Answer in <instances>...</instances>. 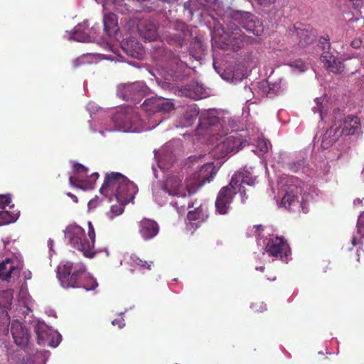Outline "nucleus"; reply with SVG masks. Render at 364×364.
<instances>
[{"label": "nucleus", "mask_w": 364, "mask_h": 364, "mask_svg": "<svg viewBox=\"0 0 364 364\" xmlns=\"http://www.w3.org/2000/svg\"><path fill=\"white\" fill-rule=\"evenodd\" d=\"M255 181L256 178L247 170L242 169L235 172L228 185L223 187L217 196L216 211L220 215L227 214L237 192L240 194L242 203H245L248 198L245 186H254Z\"/></svg>", "instance_id": "f257e3e1"}, {"label": "nucleus", "mask_w": 364, "mask_h": 364, "mask_svg": "<svg viewBox=\"0 0 364 364\" xmlns=\"http://www.w3.org/2000/svg\"><path fill=\"white\" fill-rule=\"evenodd\" d=\"M87 225L90 240L86 238L85 230L80 226L75 224L70 225L66 228L65 237L73 248L82 252L85 257L92 258L96 253L94 250L95 232L90 221L87 223Z\"/></svg>", "instance_id": "f03ea898"}, {"label": "nucleus", "mask_w": 364, "mask_h": 364, "mask_svg": "<svg viewBox=\"0 0 364 364\" xmlns=\"http://www.w3.org/2000/svg\"><path fill=\"white\" fill-rule=\"evenodd\" d=\"M84 264L66 262L58 266V278L63 288H78L81 275L84 272Z\"/></svg>", "instance_id": "7ed1b4c3"}, {"label": "nucleus", "mask_w": 364, "mask_h": 364, "mask_svg": "<svg viewBox=\"0 0 364 364\" xmlns=\"http://www.w3.org/2000/svg\"><path fill=\"white\" fill-rule=\"evenodd\" d=\"M112 121L115 126L123 132H138L141 126L138 113L132 107L120 109L113 115Z\"/></svg>", "instance_id": "20e7f679"}, {"label": "nucleus", "mask_w": 364, "mask_h": 364, "mask_svg": "<svg viewBox=\"0 0 364 364\" xmlns=\"http://www.w3.org/2000/svg\"><path fill=\"white\" fill-rule=\"evenodd\" d=\"M318 49L321 50L320 60L323 67L333 73H341L343 71V63L335 55L334 49L331 47L329 38L321 37L318 44Z\"/></svg>", "instance_id": "39448f33"}, {"label": "nucleus", "mask_w": 364, "mask_h": 364, "mask_svg": "<svg viewBox=\"0 0 364 364\" xmlns=\"http://www.w3.org/2000/svg\"><path fill=\"white\" fill-rule=\"evenodd\" d=\"M168 30L163 35V41L168 44H176L181 46L184 41L191 36L188 26L183 22L176 21L169 22Z\"/></svg>", "instance_id": "423d86ee"}, {"label": "nucleus", "mask_w": 364, "mask_h": 364, "mask_svg": "<svg viewBox=\"0 0 364 364\" xmlns=\"http://www.w3.org/2000/svg\"><path fill=\"white\" fill-rule=\"evenodd\" d=\"M360 119L358 116L349 114L340 121L338 126L335 129L336 138L339 136L360 135L362 134Z\"/></svg>", "instance_id": "0eeeda50"}, {"label": "nucleus", "mask_w": 364, "mask_h": 364, "mask_svg": "<svg viewBox=\"0 0 364 364\" xmlns=\"http://www.w3.org/2000/svg\"><path fill=\"white\" fill-rule=\"evenodd\" d=\"M244 143L241 136L237 132H235L223 138L215 146V150L219 153L220 157H225L230 153L237 152Z\"/></svg>", "instance_id": "6e6552de"}, {"label": "nucleus", "mask_w": 364, "mask_h": 364, "mask_svg": "<svg viewBox=\"0 0 364 364\" xmlns=\"http://www.w3.org/2000/svg\"><path fill=\"white\" fill-rule=\"evenodd\" d=\"M234 18L240 21L242 26L248 32L256 36H260L264 32L261 22L250 12L237 11Z\"/></svg>", "instance_id": "1a4fd4ad"}, {"label": "nucleus", "mask_w": 364, "mask_h": 364, "mask_svg": "<svg viewBox=\"0 0 364 364\" xmlns=\"http://www.w3.org/2000/svg\"><path fill=\"white\" fill-rule=\"evenodd\" d=\"M88 178V168L81 164H74L73 175L69 177L70 185L82 190L92 188L93 183Z\"/></svg>", "instance_id": "9d476101"}, {"label": "nucleus", "mask_w": 364, "mask_h": 364, "mask_svg": "<svg viewBox=\"0 0 364 364\" xmlns=\"http://www.w3.org/2000/svg\"><path fill=\"white\" fill-rule=\"evenodd\" d=\"M121 177H124L120 173L112 172L105 176L104 183L100 188L102 195L112 198L118 191V186L121 183Z\"/></svg>", "instance_id": "9b49d317"}, {"label": "nucleus", "mask_w": 364, "mask_h": 364, "mask_svg": "<svg viewBox=\"0 0 364 364\" xmlns=\"http://www.w3.org/2000/svg\"><path fill=\"white\" fill-rule=\"evenodd\" d=\"M267 252L273 257H279L287 261L289 255V246L281 237H274L268 241L266 246Z\"/></svg>", "instance_id": "f8f14e48"}, {"label": "nucleus", "mask_w": 364, "mask_h": 364, "mask_svg": "<svg viewBox=\"0 0 364 364\" xmlns=\"http://www.w3.org/2000/svg\"><path fill=\"white\" fill-rule=\"evenodd\" d=\"M134 184L131 182L126 176L121 177V183L118 186V191L114 197L118 203H128L134 198L135 193Z\"/></svg>", "instance_id": "ddd939ff"}, {"label": "nucleus", "mask_w": 364, "mask_h": 364, "mask_svg": "<svg viewBox=\"0 0 364 364\" xmlns=\"http://www.w3.org/2000/svg\"><path fill=\"white\" fill-rule=\"evenodd\" d=\"M161 189L169 196L185 198L187 196L182 179L176 176H170L164 181Z\"/></svg>", "instance_id": "4468645a"}, {"label": "nucleus", "mask_w": 364, "mask_h": 364, "mask_svg": "<svg viewBox=\"0 0 364 364\" xmlns=\"http://www.w3.org/2000/svg\"><path fill=\"white\" fill-rule=\"evenodd\" d=\"M230 30V46L234 51L238 50L245 44H252L254 39L247 36L235 24L231 25L228 28Z\"/></svg>", "instance_id": "2eb2a0df"}, {"label": "nucleus", "mask_w": 364, "mask_h": 364, "mask_svg": "<svg viewBox=\"0 0 364 364\" xmlns=\"http://www.w3.org/2000/svg\"><path fill=\"white\" fill-rule=\"evenodd\" d=\"M138 231L144 240H150L159 232V225L154 220L144 218L138 223Z\"/></svg>", "instance_id": "dca6fc26"}, {"label": "nucleus", "mask_w": 364, "mask_h": 364, "mask_svg": "<svg viewBox=\"0 0 364 364\" xmlns=\"http://www.w3.org/2000/svg\"><path fill=\"white\" fill-rule=\"evenodd\" d=\"M148 87L143 82L127 85L123 89V97L126 100H139L147 92Z\"/></svg>", "instance_id": "f3484780"}, {"label": "nucleus", "mask_w": 364, "mask_h": 364, "mask_svg": "<svg viewBox=\"0 0 364 364\" xmlns=\"http://www.w3.org/2000/svg\"><path fill=\"white\" fill-rule=\"evenodd\" d=\"M11 333L14 343L19 346H26L29 340V335L27 329L23 326L18 320L14 321L11 324Z\"/></svg>", "instance_id": "a211bd4d"}, {"label": "nucleus", "mask_w": 364, "mask_h": 364, "mask_svg": "<svg viewBox=\"0 0 364 364\" xmlns=\"http://www.w3.org/2000/svg\"><path fill=\"white\" fill-rule=\"evenodd\" d=\"M21 267L15 265L14 261L10 258H6L0 262V279L3 281L9 282L12 275L18 276Z\"/></svg>", "instance_id": "6ab92c4d"}, {"label": "nucleus", "mask_w": 364, "mask_h": 364, "mask_svg": "<svg viewBox=\"0 0 364 364\" xmlns=\"http://www.w3.org/2000/svg\"><path fill=\"white\" fill-rule=\"evenodd\" d=\"M104 32L109 37H114L119 31V25L116 15L111 10L104 9L103 17Z\"/></svg>", "instance_id": "aec40b11"}, {"label": "nucleus", "mask_w": 364, "mask_h": 364, "mask_svg": "<svg viewBox=\"0 0 364 364\" xmlns=\"http://www.w3.org/2000/svg\"><path fill=\"white\" fill-rule=\"evenodd\" d=\"M138 30L140 35L149 41H155L158 36V28L151 21L144 19L138 25Z\"/></svg>", "instance_id": "412c9836"}, {"label": "nucleus", "mask_w": 364, "mask_h": 364, "mask_svg": "<svg viewBox=\"0 0 364 364\" xmlns=\"http://www.w3.org/2000/svg\"><path fill=\"white\" fill-rule=\"evenodd\" d=\"M316 36V31L310 26H297V45L301 47L309 45L314 41Z\"/></svg>", "instance_id": "4be33fe9"}, {"label": "nucleus", "mask_w": 364, "mask_h": 364, "mask_svg": "<svg viewBox=\"0 0 364 364\" xmlns=\"http://www.w3.org/2000/svg\"><path fill=\"white\" fill-rule=\"evenodd\" d=\"M122 48L128 55L134 58L141 59L144 54L142 45L134 38L123 42Z\"/></svg>", "instance_id": "5701e85b"}, {"label": "nucleus", "mask_w": 364, "mask_h": 364, "mask_svg": "<svg viewBox=\"0 0 364 364\" xmlns=\"http://www.w3.org/2000/svg\"><path fill=\"white\" fill-rule=\"evenodd\" d=\"M35 332L37 335L38 343L39 345H45L47 342L48 346L55 347L58 345L60 341H57L56 344L53 343L50 340L51 330L44 322H38L35 326Z\"/></svg>", "instance_id": "b1692460"}, {"label": "nucleus", "mask_w": 364, "mask_h": 364, "mask_svg": "<svg viewBox=\"0 0 364 364\" xmlns=\"http://www.w3.org/2000/svg\"><path fill=\"white\" fill-rule=\"evenodd\" d=\"M217 171L213 163H208L199 169L195 174V178L203 184L210 182L216 175Z\"/></svg>", "instance_id": "393cba45"}, {"label": "nucleus", "mask_w": 364, "mask_h": 364, "mask_svg": "<svg viewBox=\"0 0 364 364\" xmlns=\"http://www.w3.org/2000/svg\"><path fill=\"white\" fill-rule=\"evenodd\" d=\"M212 39L214 43L220 49H225L230 46V31H225L223 28L215 30Z\"/></svg>", "instance_id": "a878e982"}, {"label": "nucleus", "mask_w": 364, "mask_h": 364, "mask_svg": "<svg viewBox=\"0 0 364 364\" xmlns=\"http://www.w3.org/2000/svg\"><path fill=\"white\" fill-rule=\"evenodd\" d=\"M208 218L207 214V207L200 205L198 208H196L194 210L189 211L187 215V219L190 222L189 225L191 228H193V223L192 221L203 222Z\"/></svg>", "instance_id": "bb28decb"}, {"label": "nucleus", "mask_w": 364, "mask_h": 364, "mask_svg": "<svg viewBox=\"0 0 364 364\" xmlns=\"http://www.w3.org/2000/svg\"><path fill=\"white\" fill-rule=\"evenodd\" d=\"M83 273L81 275L78 288H83L86 291L94 290L97 287V282L89 272H87L85 266L83 268Z\"/></svg>", "instance_id": "cd10ccee"}, {"label": "nucleus", "mask_w": 364, "mask_h": 364, "mask_svg": "<svg viewBox=\"0 0 364 364\" xmlns=\"http://www.w3.org/2000/svg\"><path fill=\"white\" fill-rule=\"evenodd\" d=\"M295 190V186H291L285 190V194L282 199L281 205L286 209L291 210L292 206L294 205L296 200Z\"/></svg>", "instance_id": "c85d7f7f"}, {"label": "nucleus", "mask_w": 364, "mask_h": 364, "mask_svg": "<svg viewBox=\"0 0 364 364\" xmlns=\"http://www.w3.org/2000/svg\"><path fill=\"white\" fill-rule=\"evenodd\" d=\"M103 7L105 11L114 10L122 14L128 10L124 0H104Z\"/></svg>", "instance_id": "c756f323"}, {"label": "nucleus", "mask_w": 364, "mask_h": 364, "mask_svg": "<svg viewBox=\"0 0 364 364\" xmlns=\"http://www.w3.org/2000/svg\"><path fill=\"white\" fill-rule=\"evenodd\" d=\"M161 101V97H151L146 99L141 107L143 109L149 113H155L159 112V103Z\"/></svg>", "instance_id": "7c9ffc66"}, {"label": "nucleus", "mask_w": 364, "mask_h": 364, "mask_svg": "<svg viewBox=\"0 0 364 364\" xmlns=\"http://www.w3.org/2000/svg\"><path fill=\"white\" fill-rule=\"evenodd\" d=\"M90 32L87 28H85L82 25H78L75 28L73 33V38L78 41H86L89 38Z\"/></svg>", "instance_id": "2f4dec72"}, {"label": "nucleus", "mask_w": 364, "mask_h": 364, "mask_svg": "<svg viewBox=\"0 0 364 364\" xmlns=\"http://www.w3.org/2000/svg\"><path fill=\"white\" fill-rule=\"evenodd\" d=\"M202 186H203V183L194 177V179L187 181L184 191H186L187 196H191L196 193Z\"/></svg>", "instance_id": "473e14b6"}, {"label": "nucleus", "mask_w": 364, "mask_h": 364, "mask_svg": "<svg viewBox=\"0 0 364 364\" xmlns=\"http://www.w3.org/2000/svg\"><path fill=\"white\" fill-rule=\"evenodd\" d=\"M133 262L136 267L141 271L151 270V267L154 266L153 261L143 260L139 257L132 258Z\"/></svg>", "instance_id": "72a5a7b5"}, {"label": "nucleus", "mask_w": 364, "mask_h": 364, "mask_svg": "<svg viewBox=\"0 0 364 364\" xmlns=\"http://www.w3.org/2000/svg\"><path fill=\"white\" fill-rule=\"evenodd\" d=\"M126 204L127 203H119V204L112 205L109 212L107 213L109 219H113L121 215L124 211V205Z\"/></svg>", "instance_id": "f704fd0d"}, {"label": "nucleus", "mask_w": 364, "mask_h": 364, "mask_svg": "<svg viewBox=\"0 0 364 364\" xmlns=\"http://www.w3.org/2000/svg\"><path fill=\"white\" fill-rule=\"evenodd\" d=\"M161 101L158 103V105H159V112H170L174 109V105L170 100L161 98Z\"/></svg>", "instance_id": "c9c22d12"}, {"label": "nucleus", "mask_w": 364, "mask_h": 364, "mask_svg": "<svg viewBox=\"0 0 364 364\" xmlns=\"http://www.w3.org/2000/svg\"><path fill=\"white\" fill-rule=\"evenodd\" d=\"M199 114V110L196 105L188 107L186 110L185 117L189 121L195 119Z\"/></svg>", "instance_id": "e433bc0d"}, {"label": "nucleus", "mask_w": 364, "mask_h": 364, "mask_svg": "<svg viewBox=\"0 0 364 364\" xmlns=\"http://www.w3.org/2000/svg\"><path fill=\"white\" fill-rule=\"evenodd\" d=\"M358 22H360L362 23V27L359 28L358 30L361 31L362 32H364V19H363V18H350L348 21L347 24L350 28H352L354 30V29H355V26H354V24L355 23H358Z\"/></svg>", "instance_id": "4c0bfd02"}, {"label": "nucleus", "mask_w": 364, "mask_h": 364, "mask_svg": "<svg viewBox=\"0 0 364 364\" xmlns=\"http://www.w3.org/2000/svg\"><path fill=\"white\" fill-rule=\"evenodd\" d=\"M11 221L12 219L8 211H0V226L8 224Z\"/></svg>", "instance_id": "58836bf2"}, {"label": "nucleus", "mask_w": 364, "mask_h": 364, "mask_svg": "<svg viewBox=\"0 0 364 364\" xmlns=\"http://www.w3.org/2000/svg\"><path fill=\"white\" fill-rule=\"evenodd\" d=\"M11 203L9 195H0V208L4 209Z\"/></svg>", "instance_id": "ea45409f"}, {"label": "nucleus", "mask_w": 364, "mask_h": 364, "mask_svg": "<svg viewBox=\"0 0 364 364\" xmlns=\"http://www.w3.org/2000/svg\"><path fill=\"white\" fill-rule=\"evenodd\" d=\"M357 228L360 233L364 234V212L362 214H360L358 219Z\"/></svg>", "instance_id": "a19ab883"}, {"label": "nucleus", "mask_w": 364, "mask_h": 364, "mask_svg": "<svg viewBox=\"0 0 364 364\" xmlns=\"http://www.w3.org/2000/svg\"><path fill=\"white\" fill-rule=\"evenodd\" d=\"M112 324L113 326H117L119 328H122V327L124 326L125 323L122 317H118L117 318H115L112 321Z\"/></svg>", "instance_id": "79ce46f5"}, {"label": "nucleus", "mask_w": 364, "mask_h": 364, "mask_svg": "<svg viewBox=\"0 0 364 364\" xmlns=\"http://www.w3.org/2000/svg\"><path fill=\"white\" fill-rule=\"evenodd\" d=\"M256 1L260 6H263L264 8H265V7L268 8L270 6H272V4H274L276 0H256Z\"/></svg>", "instance_id": "37998d69"}, {"label": "nucleus", "mask_w": 364, "mask_h": 364, "mask_svg": "<svg viewBox=\"0 0 364 364\" xmlns=\"http://www.w3.org/2000/svg\"><path fill=\"white\" fill-rule=\"evenodd\" d=\"M183 10L185 13L187 12V17L191 18L193 13L190 7V4L188 1L184 3Z\"/></svg>", "instance_id": "c03bdc74"}, {"label": "nucleus", "mask_w": 364, "mask_h": 364, "mask_svg": "<svg viewBox=\"0 0 364 364\" xmlns=\"http://www.w3.org/2000/svg\"><path fill=\"white\" fill-rule=\"evenodd\" d=\"M308 196H306V198H304V196H303L302 200L301 203V208L304 213H306L309 211L308 203H307Z\"/></svg>", "instance_id": "a18cd8bd"}, {"label": "nucleus", "mask_w": 364, "mask_h": 364, "mask_svg": "<svg viewBox=\"0 0 364 364\" xmlns=\"http://www.w3.org/2000/svg\"><path fill=\"white\" fill-rule=\"evenodd\" d=\"M85 56L83 55V56H81L80 58L75 59L73 61V67L76 68H78L82 64L85 63Z\"/></svg>", "instance_id": "49530a36"}, {"label": "nucleus", "mask_w": 364, "mask_h": 364, "mask_svg": "<svg viewBox=\"0 0 364 364\" xmlns=\"http://www.w3.org/2000/svg\"><path fill=\"white\" fill-rule=\"evenodd\" d=\"M355 10L360 11L363 6V0H349Z\"/></svg>", "instance_id": "de8ad7c7"}, {"label": "nucleus", "mask_w": 364, "mask_h": 364, "mask_svg": "<svg viewBox=\"0 0 364 364\" xmlns=\"http://www.w3.org/2000/svg\"><path fill=\"white\" fill-rule=\"evenodd\" d=\"M361 45H362V41L360 38L354 39L350 43V46L353 48H356V49L359 48L361 46Z\"/></svg>", "instance_id": "09e8293b"}, {"label": "nucleus", "mask_w": 364, "mask_h": 364, "mask_svg": "<svg viewBox=\"0 0 364 364\" xmlns=\"http://www.w3.org/2000/svg\"><path fill=\"white\" fill-rule=\"evenodd\" d=\"M296 67L297 69H299L302 72L306 69V65L304 64V63L298 60Z\"/></svg>", "instance_id": "8fccbe9b"}, {"label": "nucleus", "mask_w": 364, "mask_h": 364, "mask_svg": "<svg viewBox=\"0 0 364 364\" xmlns=\"http://www.w3.org/2000/svg\"><path fill=\"white\" fill-rule=\"evenodd\" d=\"M98 177H99L98 173L95 172V173H93L92 174H91L88 178L90 179V181H92L94 183V182L97 179Z\"/></svg>", "instance_id": "3c124183"}, {"label": "nucleus", "mask_w": 364, "mask_h": 364, "mask_svg": "<svg viewBox=\"0 0 364 364\" xmlns=\"http://www.w3.org/2000/svg\"><path fill=\"white\" fill-rule=\"evenodd\" d=\"M66 195L68 197H70L73 200L74 203H77L78 202L77 197L75 195L73 194L72 193L68 192L66 193Z\"/></svg>", "instance_id": "603ef678"}, {"label": "nucleus", "mask_w": 364, "mask_h": 364, "mask_svg": "<svg viewBox=\"0 0 364 364\" xmlns=\"http://www.w3.org/2000/svg\"><path fill=\"white\" fill-rule=\"evenodd\" d=\"M256 269L263 272L264 269V267H263V266L257 267H256Z\"/></svg>", "instance_id": "864d4df0"}, {"label": "nucleus", "mask_w": 364, "mask_h": 364, "mask_svg": "<svg viewBox=\"0 0 364 364\" xmlns=\"http://www.w3.org/2000/svg\"><path fill=\"white\" fill-rule=\"evenodd\" d=\"M193 204L192 203H188V208H191L193 207Z\"/></svg>", "instance_id": "5fc2aeb1"}, {"label": "nucleus", "mask_w": 364, "mask_h": 364, "mask_svg": "<svg viewBox=\"0 0 364 364\" xmlns=\"http://www.w3.org/2000/svg\"><path fill=\"white\" fill-rule=\"evenodd\" d=\"M257 229H260L261 228V225H258V226H256Z\"/></svg>", "instance_id": "6e6d98bb"}]
</instances>
